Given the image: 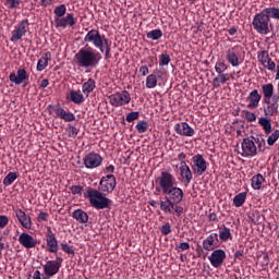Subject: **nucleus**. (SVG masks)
<instances>
[{
    "instance_id": "f257e3e1",
    "label": "nucleus",
    "mask_w": 279,
    "mask_h": 279,
    "mask_svg": "<svg viewBox=\"0 0 279 279\" xmlns=\"http://www.w3.org/2000/svg\"><path fill=\"white\" fill-rule=\"evenodd\" d=\"M102 58L101 52L85 45L77 51V53H75L74 61L81 69H97Z\"/></svg>"
},
{
    "instance_id": "f03ea898",
    "label": "nucleus",
    "mask_w": 279,
    "mask_h": 279,
    "mask_svg": "<svg viewBox=\"0 0 279 279\" xmlns=\"http://www.w3.org/2000/svg\"><path fill=\"white\" fill-rule=\"evenodd\" d=\"M260 151H265V138L260 135H251L243 138L241 150L238 151V154H241L243 158H254V156H258Z\"/></svg>"
},
{
    "instance_id": "7ed1b4c3",
    "label": "nucleus",
    "mask_w": 279,
    "mask_h": 279,
    "mask_svg": "<svg viewBox=\"0 0 279 279\" xmlns=\"http://www.w3.org/2000/svg\"><path fill=\"white\" fill-rule=\"evenodd\" d=\"M84 43H92L95 49H98L100 53H105V60H110L112 54H110V40L106 37V35H101L99 29H90L84 37Z\"/></svg>"
},
{
    "instance_id": "20e7f679",
    "label": "nucleus",
    "mask_w": 279,
    "mask_h": 279,
    "mask_svg": "<svg viewBox=\"0 0 279 279\" xmlns=\"http://www.w3.org/2000/svg\"><path fill=\"white\" fill-rule=\"evenodd\" d=\"M106 195L107 194H104V192L93 187H88L84 193V197L89 201L90 206L96 208V210H104L110 208L112 205V199L108 198Z\"/></svg>"
},
{
    "instance_id": "39448f33",
    "label": "nucleus",
    "mask_w": 279,
    "mask_h": 279,
    "mask_svg": "<svg viewBox=\"0 0 279 279\" xmlns=\"http://www.w3.org/2000/svg\"><path fill=\"white\" fill-rule=\"evenodd\" d=\"M269 17L260 11L259 13H256L253 17L252 26L257 34H262L264 36H267L269 32Z\"/></svg>"
},
{
    "instance_id": "423d86ee",
    "label": "nucleus",
    "mask_w": 279,
    "mask_h": 279,
    "mask_svg": "<svg viewBox=\"0 0 279 279\" xmlns=\"http://www.w3.org/2000/svg\"><path fill=\"white\" fill-rule=\"evenodd\" d=\"M156 184V191H161V193H166L170 189H173L175 186V177L171 174L169 171H162L160 177L155 179Z\"/></svg>"
},
{
    "instance_id": "0eeeda50",
    "label": "nucleus",
    "mask_w": 279,
    "mask_h": 279,
    "mask_svg": "<svg viewBox=\"0 0 279 279\" xmlns=\"http://www.w3.org/2000/svg\"><path fill=\"white\" fill-rule=\"evenodd\" d=\"M117 189V177L114 174H107L102 177L98 184V191L104 195H110Z\"/></svg>"
},
{
    "instance_id": "6e6552de",
    "label": "nucleus",
    "mask_w": 279,
    "mask_h": 279,
    "mask_svg": "<svg viewBox=\"0 0 279 279\" xmlns=\"http://www.w3.org/2000/svg\"><path fill=\"white\" fill-rule=\"evenodd\" d=\"M130 101H132V96L128 90L118 92L109 96V104L114 106V108L128 106Z\"/></svg>"
},
{
    "instance_id": "1a4fd4ad",
    "label": "nucleus",
    "mask_w": 279,
    "mask_h": 279,
    "mask_svg": "<svg viewBox=\"0 0 279 279\" xmlns=\"http://www.w3.org/2000/svg\"><path fill=\"white\" fill-rule=\"evenodd\" d=\"M160 210L169 215H177V217H182L184 214V207L174 205L169 198L166 197L165 201H160Z\"/></svg>"
},
{
    "instance_id": "9d476101",
    "label": "nucleus",
    "mask_w": 279,
    "mask_h": 279,
    "mask_svg": "<svg viewBox=\"0 0 279 279\" xmlns=\"http://www.w3.org/2000/svg\"><path fill=\"white\" fill-rule=\"evenodd\" d=\"M208 169V162L203 155L197 154L192 157V170L196 175H204Z\"/></svg>"
},
{
    "instance_id": "9b49d317",
    "label": "nucleus",
    "mask_w": 279,
    "mask_h": 279,
    "mask_svg": "<svg viewBox=\"0 0 279 279\" xmlns=\"http://www.w3.org/2000/svg\"><path fill=\"white\" fill-rule=\"evenodd\" d=\"M27 27H29V20H22L15 29L12 32V36L10 37L11 43H19L25 34H27Z\"/></svg>"
},
{
    "instance_id": "f8f14e48",
    "label": "nucleus",
    "mask_w": 279,
    "mask_h": 279,
    "mask_svg": "<svg viewBox=\"0 0 279 279\" xmlns=\"http://www.w3.org/2000/svg\"><path fill=\"white\" fill-rule=\"evenodd\" d=\"M163 195L177 206L184 199V191L175 185L163 192Z\"/></svg>"
},
{
    "instance_id": "ddd939ff",
    "label": "nucleus",
    "mask_w": 279,
    "mask_h": 279,
    "mask_svg": "<svg viewBox=\"0 0 279 279\" xmlns=\"http://www.w3.org/2000/svg\"><path fill=\"white\" fill-rule=\"evenodd\" d=\"M83 162L86 169H97V167H101L104 157L97 153H89L83 158Z\"/></svg>"
},
{
    "instance_id": "4468645a",
    "label": "nucleus",
    "mask_w": 279,
    "mask_h": 279,
    "mask_svg": "<svg viewBox=\"0 0 279 279\" xmlns=\"http://www.w3.org/2000/svg\"><path fill=\"white\" fill-rule=\"evenodd\" d=\"M60 267H62V257H57V260H48L44 265V274L53 277L60 271Z\"/></svg>"
},
{
    "instance_id": "2eb2a0df",
    "label": "nucleus",
    "mask_w": 279,
    "mask_h": 279,
    "mask_svg": "<svg viewBox=\"0 0 279 279\" xmlns=\"http://www.w3.org/2000/svg\"><path fill=\"white\" fill-rule=\"evenodd\" d=\"M56 27H62V29H66V27H74L77 25V20L73 13H68L65 16L54 19Z\"/></svg>"
},
{
    "instance_id": "dca6fc26",
    "label": "nucleus",
    "mask_w": 279,
    "mask_h": 279,
    "mask_svg": "<svg viewBox=\"0 0 279 279\" xmlns=\"http://www.w3.org/2000/svg\"><path fill=\"white\" fill-rule=\"evenodd\" d=\"M226 260V251L218 248L215 250L210 256H209V263L213 265L216 269L218 267H221L223 265V262Z\"/></svg>"
},
{
    "instance_id": "f3484780",
    "label": "nucleus",
    "mask_w": 279,
    "mask_h": 279,
    "mask_svg": "<svg viewBox=\"0 0 279 279\" xmlns=\"http://www.w3.org/2000/svg\"><path fill=\"white\" fill-rule=\"evenodd\" d=\"M9 80L12 84H15V86H21L23 82H27V80H29V75L25 69H19L16 73L12 72L9 75Z\"/></svg>"
},
{
    "instance_id": "a211bd4d",
    "label": "nucleus",
    "mask_w": 279,
    "mask_h": 279,
    "mask_svg": "<svg viewBox=\"0 0 279 279\" xmlns=\"http://www.w3.org/2000/svg\"><path fill=\"white\" fill-rule=\"evenodd\" d=\"M19 243L26 250H32L38 245V240L34 239V236L29 233H22L19 236Z\"/></svg>"
},
{
    "instance_id": "6ab92c4d",
    "label": "nucleus",
    "mask_w": 279,
    "mask_h": 279,
    "mask_svg": "<svg viewBox=\"0 0 279 279\" xmlns=\"http://www.w3.org/2000/svg\"><path fill=\"white\" fill-rule=\"evenodd\" d=\"M174 132L180 136H194L195 130L189 125L186 122H180L174 125Z\"/></svg>"
},
{
    "instance_id": "aec40b11",
    "label": "nucleus",
    "mask_w": 279,
    "mask_h": 279,
    "mask_svg": "<svg viewBox=\"0 0 279 279\" xmlns=\"http://www.w3.org/2000/svg\"><path fill=\"white\" fill-rule=\"evenodd\" d=\"M260 99H263V96L258 93V89H253L246 97V101H248L247 108L256 110L260 104Z\"/></svg>"
},
{
    "instance_id": "412c9836",
    "label": "nucleus",
    "mask_w": 279,
    "mask_h": 279,
    "mask_svg": "<svg viewBox=\"0 0 279 279\" xmlns=\"http://www.w3.org/2000/svg\"><path fill=\"white\" fill-rule=\"evenodd\" d=\"M15 217L21 223L22 228H25L26 230H32V217L25 214L23 209H15Z\"/></svg>"
},
{
    "instance_id": "4be33fe9",
    "label": "nucleus",
    "mask_w": 279,
    "mask_h": 279,
    "mask_svg": "<svg viewBox=\"0 0 279 279\" xmlns=\"http://www.w3.org/2000/svg\"><path fill=\"white\" fill-rule=\"evenodd\" d=\"M219 245V234L217 233H210L204 241H203V247L206 250V252H213L215 247H218Z\"/></svg>"
},
{
    "instance_id": "5701e85b",
    "label": "nucleus",
    "mask_w": 279,
    "mask_h": 279,
    "mask_svg": "<svg viewBox=\"0 0 279 279\" xmlns=\"http://www.w3.org/2000/svg\"><path fill=\"white\" fill-rule=\"evenodd\" d=\"M179 171L182 184L189 186L193 180V171L191 170V167H189V165L180 166Z\"/></svg>"
},
{
    "instance_id": "b1692460",
    "label": "nucleus",
    "mask_w": 279,
    "mask_h": 279,
    "mask_svg": "<svg viewBox=\"0 0 279 279\" xmlns=\"http://www.w3.org/2000/svg\"><path fill=\"white\" fill-rule=\"evenodd\" d=\"M56 116L59 119H62L65 121V123H71L72 121H75V116L71 111L64 110V108L58 106L54 108Z\"/></svg>"
},
{
    "instance_id": "393cba45",
    "label": "nucleus",
    "mask_w": 279,
    "mask_h": 279,
    "mask_svg": "<svg viewBox=\"0 0 279 279\" xmlns=\"http://www.w3.org/2000/svg\"><path fill=\"white\" fill-rule=\"evenodd\" d=\"M263 101L266 104V108H264L265 117H275V114H278V104L271 102V99Z\"/></svg>"
},
{
    "instance_id": "a878e982",
    "label": "nucleus",
    "mask_w": 279,
    "mask_h": 279,
    "mask_svg": "<svg viewBox=\"0 0 279 279\" xmlns=\"http://www.w3.org/2000/svg\"><path fill=\"white\" fill-rule=\"evenodd\" d=\"M226 59L233 68H236L239 66V64H241V61H239V54H236L234 48H230L227 50Z\"/></svg>"
},
{
    "instance_id": "bb28decb",
    "label": "nucleus",
    "mask_w": 279,
    "mask_h": 279,
    "mask_svg": "<svg viewBox=\"0 0 279 279\" xmlns=\"http://www.w3.org/2000/svg\"><path fill=\"white\" fill-rule=\"evenodd\" d=\"M262 13L268 17L269 22L271 23V19L275 21H279V9L276 7H268L262 10Z\"/></svg>"
},
{
    "instance_id": "cd10ccee",
    "label": "nucleus",
    "mask_w": 279,
    "mask_h": 279,
    "mask_svg": "<svg viewBox=\"0 0 279 279\" xmlns=\"http://www.w3.org/2000/svg\"><path fill=\"white\" fill-rule=\"evenodd\" d=\"M265 181V177L263 174L257 173L251 179V186L254 191H260L263 189V183Z\"/></svg>"
},
{
    "instance_id": "c85d7f7f",
    "label": "nucleus",
    "mask_w": 279,
    "mask_h": 279,
    "mask_svg": "<svg viewBox=\"0 0 279 279\" xmlns=\"http://www.w3.org/2000/svg\"><path fill=\"white\" fill-rule=\"evenodd\" d=\"M51 60V52H46L37 62V71H45L49 66V61Z\"/></svg>"
},
{
    "instance_id": "c756f323",
    "label": "nucleus",
    "mask_w": 279,
    "mask_h": 279,
    "mask_svg": "<svg viewBox=\"0 0 279 279\" xmlns=\"http://www.w3.org/2000/svg\"><path fill=\"white\" fill-rule=\"evenodd\" d=\"M73 219H75L78 223H88V214L82 209H75L72 213Z\"/></svg>"
},
{
    "instance_id": "7c9ffc66",
    "label": "nucleus",
    "mask_w": 279,
    "mask_h": 279,
    "mask_svg": "<svg viewBox=\"0 0 279 279\" xmlns=\"http://www.w3.org/2000/svg\"><path fill=\"white\" fill-rule=\"evenodd\" d=\"M95 88H97V83L93 78H88L87 82L82 85V92L84 95H86V97H88V95H90Z\"/></svg>"
},
{
    "instance_id": "2f4dec72",
    "label": "nucleus",
    "mask_w": 279,
    "mask_h": 279,
    "mask_svg": "<svg viewBox=\"0 0 279 279\" xmlns=\"http://www.w3.org/2000/svg\"><path fill=\"white\" fill-rule=\"evenodd\" d=\"M262 92L264 95L263 101L270 100L271 97H274V84L268 83V84L262 85Z\"/></svg>"
},
{
    "instance_id": "473e14b6",
    "label": "nucleus",
    "mask_w": 279,
    "mask_h": 279,
    "mask_svg": "<svg viewBox=\"0 0 279 279\" xmlns=\"http://www.w3.org/2000/svg\"><path fill=\"white\" fill-rule=\"evenodd\" d=\"M46 245L50 254H58V239L56 236L46 239Z\"/></svg>"
},
{
    "instance_id": "72a5a7b5",
    "label": "nucleus",
    "mask_w": 279,
    "mask_h": 279,
    "mask_svg": "<svg viewBox=\"0 0 279 279\" xmlns=\"http://www.w3.org/2000/svg\"><path fill=\"white\" fill-rule=\"evenodd\" d=\"M229 80L230 77H228V74H218V76L213 80V88H220L221 84H226Z\"/></svg>"
},
{
    "instance_id": "f704fd0d",
    "label": "nucleus",
    "mask_w": 279,
    "mask_h": 279,
    "mask_svg": "<svg viewBox=\"0 0 279 279\" xmlns=\"http://www.w3.org/2000/svg\"><path fill=\"white\" fill-rule=\"evenodd\" d=\"M258 124L263 128L265 134H271V120L269 118H259Z\"/></svg>"
},
{
    "instance_id": "c9c22d12",
    "label": "nucleus",
    "mask_w": 279,
    "mask_h": 279,
    "mask_svg": "<svg viewBox=\"0 0 279 279\" xmlns=\"http://www.w3.org/2000/svg\"><path fill=\"white\" fill-rule=\"evenodd\" d=\"M248 219L255 226H258L259 223H263V216L260 215V211L258 209H254L250 215Z\"/></svg>"
},
{
    "instance_id": "e433bc0d",
    "label": "nucleus",
    "mask_w": 279,
    "mask_h": 279,
    "mask_svg": "<svg viewBox=\"0 0 279 279\" xmlns=\"http://www.w3.org/2000/svg\"><path fill=\"white\" fill-rule=\"evenodd\" d=\"M247 198V193L242 192L239 193L238 195H235L233 197V205L235 206V208H241V206H243V204H245V199Z\"/></svg>"
},
{
    "instance_id": "4c0bfd02",
    "label": "nucleus",
    "mask_w": 279,
    "mask_h": 279,
    "mask_svg": "<svg viewBox=\"0 0 279 279\" xmlns=\"http://www.w3.org/2000/svg\"><path fill=\"white\" fill-rule=\"evenodd\" d=\"M219 239L220 241H232V232L230 231V228L223 227L219 230Z\"/></svg>"
},
{
    "instance_id": "58836bf2",
    "label": "nucleus",
    "mask_w": 279,
    "mask_h": 279,
    "mask_svg": "<svg viewBox=\"0 0 279 279\" xmlns=\"http://www.w3.org/2000/svg\"><path fill=\"white\" fill-rule=\"evenodd\" d=\"M70 101L80 106V104H84V95L80 94V92L71 90L70 92Z\"/></svg>"
},
{
    "instance_id": "ea45409f",
    "label": "nucleus",
    "mask_w": 279,
    "mask_h": 279,
    "mask_svg": "<svg viewBox=\"0 0 279 279\" xmlns=\"http://www.w3.org/2000/svg\"><path fill=\"white\" fill-rule=\"evenodd\" d=\"M146 38L149 40H160L162 38V31L160 28L153 29L146 33Z\"/></svg>"
},
{
    "instance_id": "a19ab883",
    "label": "nucleus",
    "mask_w": 279,
    "mask_h": 279,
    "mask_svg": "<svg viewBox=\"0 0 279 279\" xmlns=\"http://www.w3.org/2000/svg\"><path fill=\"white\" fill-rule=\"evenodd\" d=\"M269 59H270L269 51H267V50H259V51H257V60L262 64V66L267 64V61Z\"/></svg>"
},
{
    "instance_id": "79ce46f5",
    "label": "nucleus",
    "mask_w": 279,
    "mask_h": 279,
    "mask_svg": "<svg viewBox=\"0 0 279 279\" xmlns=\"http://www.w3.org/2000/svg\"><path fill=\"white\" fill-rule=\"evenodd\" d=\"M158 86V78L156 77V74H149L146 77V88H156Z\"/></svg>"
},
{
    "instance_id": "37998d69",
    "label": "nucleus",
    "mask_w": 279,
    "mask_h": 279,
    "mask_svg": "<svg viewBox=\"0 0 279 279\" xmlns=\"http://www.w3.org/2000/svg\"><path fill=\"white\" fill-rule=\"evenodd\" d=\"M135 128L138 134H145L149 130V123L145 120H140Z\"/></svg>"
},
{
    "instance_id": "c03bdc74",
    "label": "nucleus",
    "mask_w": 279,
    "mask_h": 279,
    "mask_svg": "<svg viewBox=\"0 0 279 279\" xmlns=\"http://www.w3.org/2000/svg\"><path fill=\"white\" fill-rule=\"evenodd\" d=\"M54 19H62L66 14V4H60L53 10Z\"/></svg>"
},
{
    "instance_id": "a18cd8bd",
    "label": "nucleus",
    "mask_w": 279,
    "mask_h": 279,
    "mask_svg": "<svg viewBox=\"0 0 279 279\" xmlns=\"http://www.w3.org/2000/svg\"><path fill=\"white\" fill-rule=\"evenodd\" d=\"M16 178H19V174H16V172H9L3 179L4 186H11Z\"/></svg>"
},
{
    "instance_id": "49530a36",
    "label": "nucleus",
    "mask_w": 279,
    "mask_h": 279,
    "mask_svg": "<svg viewBox=\"0 0 279 279\" xmlns=\"http://www.w3.org/2000/svg\"><path fill=\"white\" fill-rule=\"evenodd\" d=\"M215 71L218 73V75H221L225 73V71H228V64H226L225 61H217L215 65Z\"/></svg>"
},
{
    "instance_id": "de8ad7c7",
    "label": "nucleus",
    "mask_w": 279,
    "mask_h": 279,
    "mask_svg": "<svg viewBox=\"0 0 279 279\" xmlns=\"http://www.w3.org/2000/svg\"><path fill=\"white\" fill-rule=\"evenodd\" d=\"M4 5L9 10H16L21 5V0H4Z\"/></svg>"
},
{
    "instance_id": "09e8293b",
    "label": "nucleus",
    "mask_w": 279,
    "mask_h": 279,
    "mask_svg": "<svg viewBox=\"0 0 279 279\" xmlns=\"http://www.w3.org/2000/svg\"><path fill=\"white\" fill-rule=\"evenodd\" d=\"M242 114L244 117V119H246V121L248 123H254V121H256V113L248 111V110H243Z\"/></svg>"
},
{
    "instance_id": "8fccbe9b",
    "label": "nucleus",
    "mask_w": 279,
    "mask_h": 279,
    "mask_svg": "<svg viewBox=\"0 0 279 279\" xmlns=\"http://www.w3.org/2000/svg\"><path fill=\"white\" fill-rule=\"evenodd\" d=\"M279 138V130H275L267 138V144L272 146L276 145V141Z\"/></svg>"
},
{
    "instance_id": "3c124183",
    "label": "nucleus",
    "mask_w": 279,
    "mask_h": 279,
    "mask_svg": "<svg viewBox=\"0 0 279 279\" xmlns=\"http://www.w3.org/2000/svg\"><path fill=\"white\" fill-rule=\"evenodd\" d=\"M60 247L62 250V252H64L65 254H70L72 256L75 255V248L73 246H70L69 244H66L65 242H62L60 244Z\"/></svg>"
},
{
    "instance_id": "603ef678",
    "label": "nucleus",
    "mask_w": 279,
    "mask_h": 279,
    "mask_svg": "<svg viewBox=\"0 0 279 279\" xmlns=\"http://www.w3.org/2000/svg\"><path fill=\"white\" fill-rule=\"evenodd\" d=\"M169 62H171L169 53H162L159 58V66H168Z\"/></svg>"
},
{
    "instance_id": "864d4df0",
    "label": "nucleus",
    "mask_w": 279,
    "mask_h": 279,
    "mask_svg": "<svg viewBox=\"0 0 279 279\" xmlns=\"http://www.w3.org/2000/svg\"><path fill=\"white\" fill-rule=\"evenodd\" d=\"M77 134H80V129L73 126V125H70L68 128V136L70 138H76L77 137Z\"/></svg>"
},
{
    "instance_id": "5fc2aeb1",
    "label": "nucleus",
    "mask_w": 279,
    "mask_h": 279,
    "mask_svg": "<svg viewBox=\"0 0 279 279\" xmlns=\"http://www.w3.org/2000/svg\"><path fill=\"white\" fill-rule=\"evenodd\" d=\"M141 113L138 111H132L126 116L128 123H132L133 121H136L138 119Z\"/></svg>"
},
{
    "instance_id": "6e6d98bb",
    "label": "nucleus",
    "mask_w": 279,
    "mask_h": 279,
    "mask_svg": "<svg viewBox=\"0 0 279 279\" xmlns=\"http://www.w3.org/2000/svg\"><path fill=\"white\" fill-rule=\"evenodd\" d=\"M84 187H82V185H72L70 187V191L72 193V195H82V191Z\"/></svg>"
},
{
    "instance_id": "4d7b16f0",
    "label": "nucleus",
    "mask_w": 279,
    "mask_h": 279,
    "mask_svg": "<svg viewBox=\"0 0 279 279\" xmlns=\"http://www.w3.org/2000/svg\"><path fill=\"white\" fill-rule=\"evenodd\" d=\"M265 69H268V71H276V62H274V60H271V58L269 60L266 61V64L263 65Z\"/></svg>"
},
{
    "instance_id": "13d9d810",
    "label": "nucleus",
    "mask_w": 279,
    "mask_h": 279,
    "mask_svg": "<svg viewBox=\"0 0 279 279\" xmlns=\"http://www.w3.org/2000/svg\"><path fill=\"white\" fill-rule=\"evenodd\" d=\"M161 234H163L165 236H167L168 234H171V223L166 222V223L161 227Z\"/></svg>"
},
{
    "instance_id": "bf43d9fd",
    "label": "nucleus",
    "mask_w": 279,
    "mask_h": 279,
    "mask_svg": "<svg viewBox=\"0 0 279 279\" xmlns=\"http://www.w3.org/2000/svg\"><path fill=\"white\" fill-rule=\"evenodd\" d=\"M48 219H49V214L45 211H40L37 217V221H48Z\"/></svg>"
},
{
    "instance_id": "052dcab7",
    "label": "nucleus",
    "mask_w": 279,
    "mask_h": 279,
    "mask_svg": "<svg viewBox=\"0 0 279 279\" xmlns=\"http://www.w3.org/2000/svg\"><path fill=\"white\" fill-rule=\"evenodd\" d=\"M178 160L181 161L180 167H183L184 165H186V154L180 153L178 155Z\"/></svg>"
},
{
    "instance_id": "680f3d73",
    "label": "nucleus",
    "mask_w": 279,
    "mask_h": 279,
    "mask_svg": "<svg viewBox=\"0 0 279 279\" xmlns=\"http://www.w3.org/2000/svg\"><path fill=\"white\" fill-rule=\"evenodd\" d=\"M178 248L182 252H186V250H191V244H189V242H182L179 244Z\"/></svg>"
},
{
    "instance_id": "e2e57ef3",
    "label": "nucleus",
    "mask_w": 279,
    "mask_h": 279,
    "mask_svg": "<svg viewBox=\"0 0 279 279\" xmlns=\"http://www.w3.org/2000/svg\"><path fill=\"white\" fill-rule=\"evenodd\" d=\"M10 220L8 219L7 216H0V228H5V226H8V222Z\"/></svg>"
},
{
    "instance_id": "0e129e2a",
    "label": "nucleus",
    "mask_w": 279,
    "mask_h": 279,
    "mask_svg": "<svg viewBox=\"0 0 279 279\" xmlns=\"http://www.w3.org/2000/svg\"><path fill=\"white\" fill-rule=\"evenodd\" d=\"M140 73H142L143 77H145L146 75L149 74V68H147V65H142L140 68Z\"/></svg>"
},
{
    "instance_id": "69168bd1",
    "label": "nucleus",
    "mask_w": 279,
    "mask_h": 279,
    "mask_svg": "<svg viewBox=\"0 0 279 279\" xmlns=\"http://www.w3.org/2000/svg\"><path fill=\"white\" fill-rule=\"evenodd\" d=\"M105 171L107 173H109V175H112V173H114V166L113 165H109L105 168Z\"/></svg>"
},
{
    "instance_id": "338daca9",
    "label": "nucleus",
    "mask_w": 279,
    "mask_h": 279,
    "mask_svg": "<svg viewBox=\"0 0 279 279\" xmlns=\"http://www.w3.org/2000/svg\"><path fill=\"white\" fill-rule=\"evenodd\" d=\"M33 279H43V274H40V270H35L33 274Z\"/></svg>"
},
{
    "instance_id": "774afa93",
    "label": "nucleus",
    "mask_w": 279,
    "mask_h": 279,
    "mask_svg": "<svg viewBox=\"0 0 279 279\" xmlns=\"http://www.w3.org/2000/svg\"><path fill=\"white\" fill-rule=\"evenodd\" d=\"M208 219H209V221H219V219L217 218V215L215 213L209 214Z\"/></svg>"
}]
</instances>
